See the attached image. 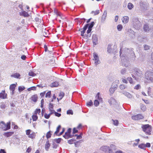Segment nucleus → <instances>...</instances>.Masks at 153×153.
<instances>
[{"mask_svg":"<svg viewBox=\"0 0 153 153\" xmlns=\"http://www.w3.org/2000/svg\"><path fill=\"white\" fill-rule=\"evenodd\" d=\"M141 127L143 131L145 132L146 134L148 135H150L151 134L152 131V126L149 124L143 125Z\"/></svg>","mask_w":153,"mask_h":153,"instance_id":"1","label":"nucleus"},{"mask_svg":"<svg viewBox=\"0 0 153 153\" xmlns=\"http://www.w3.org/2000/svg\"><path fill=\"white\" fill-rule=\"evenodd\" d=\"M0 128L4 130H7L10 128V123L9 122L5 124L3 121L0 123Z\"/></svg>","mask_w":153,"mask_h":153,"instance_id":"2","label":"nucleus"},{"mask_svg":"<svg viewBox=\"0 0 153 153\" xmlns=\"http://www.w3.org/2000/svg\"><path fill=\"white\" fill-rule=\"evenodd\" d=\"M55 13L57 16L56 19L60 23H63L64 20L65 19V17L63 16L62 13L58 11H55Z\"/></svg>","mask_w":153,"mask_h":153,"instance_id":"3","label":"nucleus"},{"mask_svg":"<svg viewBox=\"0 0 153 153\" xmlns=\"http://www.w3.org/2000/svg\"><path fill=\"white\" fill-rule=\"evenodd\" d=\"M145 78L149 82H153V72L148 71L145 74Z\"/></svg>","mask_w":153,"mask_h":153,"instance_id":"4","label":"nucleus"},{"mask_svg":"<svg viewBox=\"0 0 153 153\" xmlns=\"http://www.w3.org/2000/svg\"><path fill=\"white\" fill-rule=\"evenodd\" d=\"M26 134L29 138L32 139H34L36 137V133L30 129L25 131Z\"/></svg>","mask_w":153,"mask_h":153,"instance_id":"5","label":"nucleus"},{"mask_svg":"<svg viewBox=\"0 0 153 153\" xmlns=\"http://www.w3.org/2000/svg\"><path fill=\"white\" fill-rule=\"evenodd\" d=\"M55 57H52L49 58L47 61L46 62L45 65H52L55 63Z\"/></svg>","mask_w":153,"mask_h":153,"instance_id":"6","label":"nucleus"},{"mask_svg":"<svg viewBox=\"0 0 153 153\" xmlns=\"http://www.w3.org/2000/svg\"><path fill=\"white\" fill-rule=\"evenodd\" d=\"M143 116L141 114H139L131 117L132 119L134 120H139L143 118Z\"/></svg>","mask_w":153,"mask_h":153,"instance_id":"7","label":"nucleus"},{"mask_svg":"<svg viewBox=\"0 0 153 153\" xmlns=\"http://www.w3.org/2000/svg\"><path fill=\"white\" fill-rule=\"evenodd\" d=\"M38 99V96L36 94L33 95L30 98L31 102L34 103L37 102Z\"/></svg>","mask_w":153,"mask_h":153,"instance_id":"8","label":"nucleus"},{"mask_svg":"<svg viewBox=\"0 0 153 153\" xmlns=\"http://www.w3.org/2000/svg\"><path fill=\"white\" fill-rule=\"evenodd\" d=\"M93 54L94 60L95 61V64L96 65H97L100 62L99 56L96 53H94Z\"/></svg>","mask_w":153,"mask_h":153,"instance_id":"9","label":"nucleus"},{"mask_svg":"<svg viewBox=\"0 0 153 153\" xmlns=\"http://www.w3.org/2000/svg\"><path fill=\"white\" fill-rule=\"evenodd\" d=\"M88 24H87L83 28H81L79 29V30H81V35L82 36H84V33L88 26Z\"/></svg>","mask_w":153,"mask_h":153,"instance_id":"10","label":"nucleus"},{"mask_svg":"<svg viewBox=\"0 0 153 153\" xmlns=\"http://www.w3.org/2000/svg\"><path fill=\"white\" fill-rule=\"evenodd\" d=\"M92 40L94 45H96L98 43V38L95 34H93L92 36Z\"/></svg>","mask_w":153,"mask_h":153,"instance_id":"11","label":"nucleus"},{"mask_svg":"<svg viewBox=\"0 0 153 153\" xmlns=\"http://www.w3.org/2000/svg\"><path fill=\"white\" fill-rule=\"evenodd\" d=\"M7 97V94L5 93V90H2L0 93V99H5Z\"/></svg>","mask_w":153,"mask_h":153,"instance_id":"12","label":"nucleus"},{"mask_svg":"<svg viewBox=\"0 0 153 153\" xmlns=\"http://www.w3.org/2000/svg\"><path fill=\"white\" fill-rule=\"evenodd\" d=\"M122 22L124 23L128 22L129 20V18L127 16H124L122 19Z\"/></svg>","mask_w":153,"mask_h":153,"instance_id":"13","label":"nucleus"},{"mask_svg":"<svg viewBox=\"0 0 153 153\" xmlns=\"http://www.w3.org/2000/svg\"><path fill=\"white\" fill-rule=\"evenodd\" d=\"M63 137L66 139H68L70 138H71L73 137V136L71 135V134L68 132H66L64 135Z\"/></svg>","mask_w":153,"mask_h":153,"instance_id":"14","label":"nucleus"},{"mask_svg":"<svg viewBox=\"0 0 153 153\" xmlns=\"http://www.w3.org/2000/svg\"><path fill=\"white\" fill-rule=\"evenodd\" d=\"M108 102L110 105H114L116 104V102L114 98H111L109 100Z\"/></svg>","mask_w":153,"mask_h":153,"instance_id":"15","label":"nucleus"},{"mask_svg":"<svg viewBox=\"0 0 153 153\" xmlns=\"http://www.w3.org/2000/svg\"><path fill=\"white\" fill-rule=\"evenodd\" d=\"M59 85V83L57 82H54L52 83L50 85L51 87H55L58 86Z\"/></svg>","mask_w":153,"mask_h":153,"instance_id":"16","label":"nucleus"},{"mask_svg":"<svg viewBox=\"0 0 153 153\" xmlns=\"http://www.w3.org/2000/svg\"><path fill=\"white\" fill-rule=\"evenodd\" d=\"M20 15L22 16H23L24 17H28L29 16V15L28 14L27 12L25 11H23L22 12L20 13Z\"/></svg>","mask_w":153,"mask_h":153,"instance_id":"17","label":"nucleus"},{"mask_svg":"<svg viewBox=\"0 0 153 153\" xmlns=\"http://www.w3.org/2000/svg\"><path fill=\"white\" fill-rule=\"evenodd\" d=\"M16 87V85L14 84H13L11 85L10 86V90L13 92L15 90Z\"/></svg>","mask_w":153,"mask_h":153,"instance_id":"18","label":"nucleus"},{"mask_svg":"<svg viewBox=\"0 0 153 153\" xmlns=\"http://www.w3.org/2000/svg\"><path fill=\"white\" fill-rule=\"evenodd\" d=\"M14 134V132L10 131L4 133V135L7 137H9L11 136Z\"/></svg>","mask_w":153,"mask_h":153,"instance_id":"19","label":"nucleus"},{"mask_svg":"<svg viewBox=\"0 0 153 153\" xmlns=\"http://www.w3.org/2000/svg\"><path fill=\"white\" fill-rule=\"evenodd\" d=\"M142 72L140 70H137L135 71V75L137 76H140L142 75Z\"/></svg>","mask_w":153,"mask_h":153,"instance_id":"20","label":"nucleus"},{"mask_svg":"<svg viewBox=\"0 0 153 153\" xmlns=\"http://www.w3.org/2000/svg\"><path fill=\"white\" fill-rule=\"evenodd\" d=\"M11 76L16 78H18L20 76V75L19 73H16L11 75Z\"/></svg>","mask_w":153,"mask_h":153,"instance_id":"21","label":"nucleus"},{"mask_svg":"<svg viewBox=\"0 0 153 153\" xmlns=\"http://www.w3.org/2000/svg\"><path fill=\"white\" fill-rule=\"evenodd\" d=\"M50 146V144L49 143V141L48 140L46 142V143L45 144V149L47 151H48Z\"/></svg>","mask_w":153,"mask_h":153,"instance_id":"22","label":"nucleus"},{"mask_svg":"<svg viewBox=\"0 0 153 153\" xmlns=\"http://www.w3.org/2000/svg\"><path fill=\"white\" fill-rule=\"evenodd\" d=\"M32 118L33 121H36L38 120V117L36 115L33 114L32 115Z\"/></svg>","mask_w":153,"mask_h":153,"instance_id":"23","label":"nucleus"},{"mask_svg":"<svg viewBox=\"0 0 153 153\" xmlns=\"http://www.w3.org/2000/svg\"><path fill=\"white\" fill-rule=\"evenodd\" d=\"M41 112V110L40 109H36L34 111V113L33 114L35 115H37V114L38 113L39 114Z\"/></svg>","mask_w":153,"mask_h":153,"instance_id":"24","label":"nucleus"},{"mask_svg":"<svg viewBox=\"0 0 153 153\" xmlns=\"http://www.w3.org/2000/svg\"><path fill=\"white\" fill-rule=\"evenodd\" d=\"M61 128V126L60 125H59L56 128V131L54 132V134L56 135H57V134L59 132V130Z\"/></svg>","mask_w":153,"mask_h":153,"instance_id":"25","label":"nucleus"},{"mask_svg":"<svg viewBox=\"0 0 153 153\" xmlns=\"http://www.w3.org/2000/svg\"><path fill=\"white\" fill-rule=\"evenodd\" d=\"M138 147L140 149H144L146 148L145 144H141L139 145Z\"/></svg>","mask_w":153,"mask_h":153,"instance_id":"26","label":"nucleus"},{"mask_svg":"<svg viewBox=\"0 0 153 153\" xmlns=\"http://www.w3.org/2000/svg\"><path fill=\"white\" fill-rule=\"evenodd\" d=\"M65 93L63 92H61L59 94V99L61 100L64 97Z\"/></svg>","mask_w":153,"mask_h":153,"instance_id":"27","label":"nucleus"},{"mask_svg":"<svg viewBox=\"0 0 153 153\" xmlns=\"http://www.w3.org/2000/svg\"><path fill=\"white\" fill-rule=\"evenodd\" d=\"M127 79L129 81L131 84H134V83L131 77H128Z\"/></svg>","mask_w":153,"mask_h":153,"instance_id":"28","label":"nucleus"},{"mask_svg":"<svg viewBox=\"0 0 153 153\" xmlns=\"http://www.w3.org/2000/svg\"><path fill=\"white\" fill-rule=\"evenodd\" d=\"M100 93L98 92L97 94V95L96 96V98L99 101H102V99L100 97Z\"/></svg>","mask_w":153,"mask_h":153,"instance_id":"29","label":"nucleus"},{"mask_svg":"<svg viewBox=\"0 0 153 153\" xmlns=\"http://www.w3.org/2000/svg\"><path fill=\"white\" fill-rule=\"evenodd\" d=\"M51 132L50 131H49L46 134V137L47 139L50 138L51 137Z\"/></svg>","mask_w":153,"mask_h":153,"instance_id":"30","label":"nucleus"},{"mask_svg":"<svg viewBox=\"0 0 153 153\" xmlns=\"http://www.w3.org/2000/svg\"><path fill=\"white\" fill-rule=\"evenodd\" d=\"M128 7L129 9H131L133 7V5L131 3H129L128 4Z\"/></svg>","mask_w":153,"mask_h":153,"instance_id":"31","label":"nucleus"},{"mask_svg":"<svg viewBox=\"0 0 153 153\" xmlns=\"http://www.w3.org/2000/svg\"><path fill=\"white\" fill-rule=\"evenodd\" d=\"M51 96V91H49L47 92L45 94V97L50 98Z\"/></svg>","mask_w":153,"mask_h":153,"instance_id":"32","label":"nucleus"},{"mask_svg":"<svg viewBox=\"0 0 153 153\" xmlns=\"http://www.w3.org/2000/svg\"><path fill=\"white\" fill-rule=\"evenodd\" d=\"M117 30L119 31H121L123 28V26L121 25H119L117 26Z\"/></svg>","mask_w":153,"mask_h":153,"instance_id":"33","label":"nucleus"},{"mask_svg":"<svg viewBox=\"0 0 153 153\" xmlns=\"http://www.w3.org/2000/svg\"><path fill=\"white\" fill-rule=\"evenodd\" d=\"M25 87L23 86H19L18 88V90L19 91L21 92L25 89Z\"/></svg>","mask_w":153,"mask_h":153,"instance_id":"34","label":"nucleus"},{"mask_svg":"<svg viewBox=\"0 0 153 153\" xmlns=\"http://www.w3.org/2000/svg\"><path fill=\"white\" fill-rule=\"evenodd\" d=\"M93 102L91 100L88 102L86 103V105L88 106H90L92 105Z\"/></svg>","mask_w":153,"mask_h":153,"instance_id":"35","label":"nucleus"},{"mask_svg":"<svg viewBox=\"0 0 153 153\" xmlns=\"http://www.w3.org/2000/svg\"><path fill=\"white\" fill-rule=\"evenodd\" d=\"M36 87L35 86H33L27 88V90L28 91L31 90H36Z\"/></svg>","mask_w":153,"mask_h":153,"instance_id":"36","label":"nucleus"},{"mask_svg":"<svg viewBox=\"0 0 153 153\" xmlns=\"http://www.w3.org/2000/svg\"><path fill=\"white\" fill-rule=\"evenodd\" d=\"M51 115L49 113V114H47L45 113L44 114V117L46 119H48L50 118Z\"/></svg>","mask_w":153,"mask_h":153,"instance_id":"37","label":"nucleus"},{"mask_svg":"<svg viewBox=\"0 0 153 153\" xmlns=\"http://www.w3.org/2000/svg\"><path fill=\"white\" fill-rule=\"evenodd\" d=\"M94 103L95 106H97L99 105V102L97 100H95L94 101Z\"/></svg>","mask_w":153,"mask_h":153,"instance_id":"38","label":"nucleus"},{"mask_svg":"<svg viewBox=\"0 0 153 153\" xmlns=\"http://www.w3.org/2000/svg\"><path fill=\"white\" fill-rule=\"evenodd\" d=\"M75 140L72 139L69 140L68 141V143L70 144H72L74 143Z\"/></svg>","mask_w":153,"mask_h":153,"instance_id":"39","label":"nucleus"},{"mask_svg":"<svg viewBox=\"0 0 153 153\" xmlns=\"http://www.w3.org/2000/svg\"><path fill=\"white\" fill-rule=\"evenodd\" d=\"M149 27L147 25H145L144 26L143 29H144V30L145 31H147V30H148L149 29Z\"/></svg>","mask_w":153,"mask_h":153,"instance_id":"40","label":"nucleus"},{"mask_svg":"<svg viewBox=\"0 0 153 153\" xmlns=\"http://www.w3.org/2000/svg\"><path fill=\"white\" fill-rule=\"evenodd\" d=\"M141 109L143 111H145L146 109V107L145 105H142L140 106Z\"/></svg>","mask_w":153,"mask_h":153,"instance_id":"41","label":"nucleus"},{"mask_svg":"<svg viewBox=\"0 0 153 153\" xmlns=\"http://www.w3.org/2000/svg\"><path fill=\"white\" fill-rule=\"evenodd\" d=\"M126 86L123 84H121L120 86V89L123 90L125 89Z\"/></svg>","mask_w":153,"mask_h":153,"instance_id":"42","label":"nucleus"},{"mask_svg":"<svg viewBox=\"0 0 153 153\" xmlns=\"http://www.w3.org/2000/svg\"><path fill=\"white\" fill-rule=\"evenodd\" d=\"M49 111L50 112V113H49L50 114H51V115L53 114H54V113L55 112V111L53 109H49Z\"/></svg>","mask_w":153,"mask_h":153,"instance_id":"43","label":"nucleus"},{"mask_svg":"<svg viewBox=\"0 0 153 153\" xmlns=\"http://www.w3.org/2000/svg\"><path fill=\"white\" fill-rule=\"evenodd\" d=\"M113 123L114 125L117 126L118 125L119 122L117 120H113Z\"/></svg>","mask_w":153,"mask_h":153,"instance_id":"44","label":"nucleus"},{"mask_svg":"<svg viewBox=\"0 0 153 153\" xmlns=\"http://www.w3.org/2000/svg\"><path fill=\"white\" fill-rule=\"evenodd\" d=\"M28 75L30 76H34L35 75V74L33 71H30L28 73Z\"/></svg>","mask_w":153,"mask_h":153,"instance_id":"45","label":"nucleus"},{"mask_svg":"<svg viewBox=\"0 0 153 153\" xmlns=\"http://www.w3.org/2000/svg\"><path fill=\"white\" fill-rule=\"evenodd\" d=\"M107 14V12L106 11H104L103 15L102 16V17L104 18H105L106 17V16Z\"/></svg>","mask_w":153,"mask_h":153,"instance_id":"46","label":"nucleus"},{"mask_svg":"<svg viewBox=\"0 0 153 153\" xmlns=\"http://www.w3.org/2000/svg\"><path fill=\"white\" fill-rule=\"evenodd\" d=\"M150 47L148 45H145L144 46V48L145 50H147L149 49Z\"/></svg>","mask_w":153,"mask_h":153,"instance_id":"47","label":"nucleus"},{"mask_svg":"<svg viewBox=\"0 0 153 153\" xmlns=\"http://www.w3.org/2000/svg\"><path fill=\"white\" fill-rule=\"evenodd\" d=\"M67 113L68 114H73V112L71 110H69L67 111Z\"/></svg>","mask_w":153,"mask_h":153,"instance_id":"48","label":"nucleus"},{"mask_svg":"<svg viewBox=\"0 0 153 153\" xmlns=\"http://www.w3.org/2000/svg\"><path fill=\"white\" fill-rule=\"evenodd\" d=\"M94 22H92L91 23L90 25H89V26L88 27V28L91 29V28L93 27L94 25Z\"/></svg>","mask_w":153,"mask_h":153,"instance_id":"49","label":"nucleus"},{"mask_svg":"<svg viewBox=\"0 0 153 153\" xmlns=\"http://www.w3.org/2000/svg\"><path fill=\"white\" fill-rule=\"evenodd\" d=\"M54 114L57 117H59L61 116V114H60L59 113L57 112H56V111H55Z\"/></svg>","mask_w":153,"mask_h":153,"instance_id":"50","label":"nucleus"},{"mask_svg":"<svg viewBox=\"0 0 153 153\" xmlns=\"http://www.w3.org/2000/svg\"><path fill=\"white\" fill-rule=\"evenodd\" d=\"M78 130H77L75 128H74L73 129V134H74L78 132Z\"/></svg>","mask_w":153,"mask_h":153,"instance_id":"51","label":"nucleus"},{"mask_svg":"<svg viewBox=\"0 0 153 153\" xmlns=\"http://www.w3.org/2000/svg\"><path fill=\"white\" fill-rule=\"evenodd\" d=\"M31 150V148L30 147H29L27 149L26 152L28 153H29Z\"/></svg>","mask_w":153,"mask_h":153,"instance_id":"52","label":"nucleus"},{"mask_svg":"<svg viewBox=\"0 0 153 153\" xmlns=\"http://www.w3.org/2000/svg\"><path fill=\"white\" fill-rule=\"evenodd\" d=\"M75 136H77V137H76L77 139H81L82 138V136H81V134H80L79 135H77L76 134L75 135Z\"/></svg>","mask_w":153,"mask_h":153,"instance_id":"53","label":"nucleus"},{"mask_svg":"<svg viewBox=\"0 0 153 153\" xmlns=\"http://www.w3.org/2000/svg\"><path fill=\"white\" fill-rule=\"evenodd\" d=\"M140 86V85L139 84L137 85L134 87V89L138 90Z\"/></svg>","mask_w":153,"mask_h":153,"instance_id":"54","label":"nucleus"},{"mask_svg":"<svg viewBox=\"0 0 153 153\" xmlns=\"http://www.w3.org/2000/svg\"><path fill=\"white\" fill-rule=\"evenodd\" d=\"M53 109V104L52 103H50L49 105V109Z\"/></svg>","mask_w":153,"mask_h":153,"instance_id":"55","label":"nucleus"},{"mask_svg":"<svg viewBox=\"0 0 153 153\" xmlns=\"http://www.w3.org/2000/svg\"><path fill=\"white\" fill-rule=\"evenodd\" d=\"M82 125L81 124H79L77 127L76 128L78 129H79L82 128Z\"/></svg>","mask_w":153,"mask_h":153,"instance_id":"56","label":"nucleus"},{"mask_svg":"<svg viewBox=\"0 0 153 153\" xmlns=\"http://www.w3.org/2000/svg\"><path fill=\"white\" fill-rule=\"evenodd\" d=\"M150 144L149 143H146L145 144L146 148V147H150Z\"/></svg>","mask_w":153,"mask_h":153,"instance_id":"57","label":"nucleus"},{"mask_svg":"<svg viewBox=\"0 0 153 153\" xmlns=\"http://www.w3.org/2000/svg\"><path fill=\"white\" fill-rule=\"evenodd\" d=\"M0 153H6V152L4 149H1L0 150Z\"/></svg>","mask_w":153,"mask_h":153,"instance_id":"58","label":"nucleus"},{"mask_svg":"<svg viewBox=\"0 0 153 153\" xmlns=\"http://www.w3.org/2000/svg\"><path fill=\"white\" fill-rule=\"evenodd\" d=\"M91 30H92V29H91V28H88V29L87 30V34L89 33L91 31Z\"/></svg>","mask_w":153,"mask_h":153,"instance_id":"59","label":"nucleus"},{"mask_svg":"<svg viewBox=\"0 0 153 153\" xmlns=\"http://www.w3.org/2000/svg\"><path fill=\"white\" fill-rule=\"evenodd\" d=\"M122 82L123 83H128V82L127 81V80L126 79H123L122 80Z\"/></svg>","mask_w":153,"mask_h":153,"instance_id":"60","label":"nucleus"},{"mask_svg":"<svg viewBox=\"0 0 153 153\" xmlns=\"http://www.w3.org/2000/svg\"><path fill=\"white\" fill-rule=\"evenodd\" d=\"M64 131H65V128H63L62 131L61 132H60V133L59 134L58 136H60V135H62L63 134Z\"/></svg>","mask_w":153,"mask_h":153,"instance_id":"61","label":"nucleus"},{"mask_svg":"<svg viewBox=\"0 0 153 153\" xmlns=\"http://www.w3.org/2000/svg\"><path fill=\"white\" fill-rule=\"evenodd\" d=\"M44 48H45V52H47L48 51V48L46 45H44Z\"/></svg>","mask_w":153,"mask_h":153,"instance_id":"62","label":"nucleus"},{"mask_svg":"<svg viewBox=\"0 0 153 153\" xmlns=\"http://www.w3.org/2000/svg\"><path fill=\"white\" fill-rule=\"evenodd\" d=\"M126 71L125 69H123L121 71V73L122 74H124Z\"/></svg>","mask_w":153,"mask_h":153,"instance_id":"63","label":"nucleus"},{"mask_svg":"<svg viewBox=\"0 0 153 153\" xmlns=\"http://www.w3.org/2000/svg\"><path fill=\"white\" fill-rule=\"evenodd\" d=\"M61 138H59L56 139V142L57 143H59L61 141Z\"/></svg>","mask_w":153,"mask_h":153,"instance_id":"64","label":"nucleus"}]
</instances>
